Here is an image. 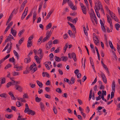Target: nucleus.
Masks as SVG:
<instances>
[{"mask_svg":"<svg viewBox=\"0 0 120 120\" xmlns=\"http://www.w3.org/2000/svg\"><path fill=\"white\" fill-rule=\"evenodd\" d=\"M53 11L52 10H51L48 13V14L46 17V19H49L50 16V15L52 14Z\"/></svg>","mask_w":120,"mask_h":120,"instance_id":"f3484780","label":"nucleus"},{"mask_svg":"<svg viewBox=\"0 0 120 120\" xmlns=\"http://www.w3.org/2000/svg\"><path fill=\"white\" fill-rule=\"evenodd\" d=\"M113 18L115 21L117 22H119V19L116 16H115V17H113ZM119 23H120L119 22Z\"/></svg>","mask_w":120,"mask_h":120,"instance_id":"6e6d98bb","label":"nucleus"},{"mask_svg":"<svg viewBox=\"0 0 120 120\" xmlns=\"http://www.w3.org/2000/svg\"><path fill=\"white\" fill-rule=\"evenodd\" d=\"M15 11V9H14L13 11L12 12V13H11L8 19H10V20H11V18L12 17L13 15V13L14 12V11Z\"/></svg>","mask_w":120,"mask_h":120,"instance_id":"ea45409f","label":"nucleus"},{"mask_svg":"<svg viewBox=\"0 0 120 120\" xmlns=\"http://www.w3.org/2000/svg\"><path fill=\"white\" fill-rule=\"evenodd\" d=\"M22 68V66H18L16 69V71H19Z\"/></svg>","mask_w":120,"mask_h":120,"instance_id":"4c0bfd02","label":"nucleus"},{"mask_svg":"<svg viewBox=\"0 0 120 120\" xmlns=\"http://www.w3.org/2000/svg\"><path fill=\"white\" fill-rule=\"evenodd\" d=\"M72 57L74 61L75 62L77 59L76 58V55L75 53H73L72 54Z\"/></svg>","mask_w":120,"mask_h":120,"instance_id":"4468645a","label":"nucleus"},{"mask_svg":"<svg viewBox=\"0 0 120 120\" xmlns=\"http://www.w3.org/2000/svg\"><path fill=\"white\" fill-rule=\"evenodd\" d=\"M116 28L117 30H119V28H120V24L118 23H116L115 25Z\"/></svg>","mask_w":120,"mask_h":120,"instance_id":"4be33fe9","label":"nucleus"},{"mask_svg":"<svg viewBox=\"0 0 120 120\" xmlns=\"http://www.w3.org/2000/svg\"><path fill=\"white\" fill-rule=\"evenodd\" d=\"M102 80L104 82L105 84H106L107 83V80L106 77L105 78H103L102 79Z\"/></svg>","mask_w":120,"mask_h":120,"instance_id":"09e8293b","label":"nucleus"},{"mask_svg":"<svg viewBox=\"0 0 120 120\" xmlns=\"http://www.w3.org/2000/svg\"><path fill=\"white\" fill-rule=\"evenodd\" d=\"M91 13H90V17H92V16L93 17L94 16V15H95V13L94 12V11L93 9L92 8L90 9Z\"/></svg>","mask_w":120,"mask_h":120,"instance_id":"dca6fc26","label":"nucleus"},{"mask_svg":"<svg viewBox=\"0 0 120 120\" xmlns=\"http://www.w3.org/2000/svg\"><path fill=\"white\" fill-rule=\"evenodd\" d=\"M32 42L31 41H29V40L28 41V43L27 44V46L28 47H30L32 45Z\"/></svg>","mask_w":120,"mask_h":120,"instance_id":"bb28decb","label":"nucleus"},{"mask_svg":"<svg viewBox=\"0 0 120 120\" xmlns=\"http://www.w3.org/2000/svg\"><path fill=\"white\" fill-rule=\"evenodd\" d=\"M107 18V22H108L110 24L109 26L110 28L112 29H113V25L112 20L109 16L107 14H106Z\"/></svg>","mask_w":120,"mask_h":120,"instance_id":"f257e3e1","label":"nucleus"},{"mask_svg":"<svg viewBox=\"0 0 120 120\" xmlns=\"http://www.w3.org/2000/svg\"><path fill=\"white\" fill-rule=\"evenodd\" d=\"M22 116H19L18 117L17 120H26V118H22Z\"/></svg>","mask_w":120,"mask_h":120,"instance_id":"aec40b11","label":"nucleus"},{"mask_svg":"<svg viewBox=\"0 0 120 120\" xmlns=\"http://www.w3.org/2000/svg\"><path fill=\"white\" fill-rule=\"evenodd\" d=\"M12 81L14 83L15 85V86L16 85H18L17 84H19L20 83V82L19 81H15L14 80H12Z\"/></svg>","mask_w":120,"mask_h":120,"instance_id":"c9c22d12","label":"nucleus"},{"mask_svg":"<svg viewBox=\"0 0 120 120\" xmlns=\"http://www.w3.org/2000/svg\"><path fill=\"white\" fill-rule=\"evenodd\" d=\"M11 109L14 110L15 111H17V110H16V108L15 106H12L11 107Z\"/></svg>","mask_w":120,"mask_h":120,"instance_id":"bf43d9fd","label":"nucleus"},{"mask_svg":"<svg viewBox=\"0 0 120 120\" xmlns=\"http://www.w3.org/2000/svg\"><path fill=\"white\" fill-rule=\"evenodd\" d=\"M61 58L62 59V61H66L67 60L68 58L67 57L65 56H63L61 57Z\"/></svg>","mask_w":120,"mask_h":120,"instance_id":"cd10ccee","label":"nucleus"},{"mask_svg":"<svg viewBox=\"0 0 120 120\" xmlns=\"http://www.w3.org/2000/svg\"><path fill=\"white\" fill-rule=\"evenodd\" d=\"M56 91L59 93H61L62 92V91L59 88H56Z\"/></svg>","mask_w":120,"mask_h":120,"instance_id":"72a5a7b5","label":"nucleus"},{"mask_svg":"<svg viewBox=\"0 0 120 120\" xmlns=\"http://www.w3.org/2000/svg\"><path fill=\"white\" fill-rule=\"evenodd\" d=\"M19 72H17L14 71L13 72L12 75L13 76H15L19 75Z\"/></svg>","mask_w":120,"mask_h":120,"instance_id":"a18cd8bd","label":"nucleus"},{"mask_svg":"<svg viewBox=\"0 0 120 120\" xmlns=\"http://www.w3.org/2000/svg\"><path fill=\"white\" fill-rule=\"evenodd\" d=\"M68 4L69 5L70 8L73 10H75L77 9V7H76L75 6H73V5L71 1H68Z\"/></svg>","mask_w":120,"mask_h":120,"instance_id":"f03ea898","label":"nucleus"},{"mask_svg":"<svg viewBox=\"0 0 120 120\" xmlns=\"http://www.w3.org/2000/svg\"><path fill=\"white\" fill-rule=\"evenodd\" d=\"M49 38L46 36V37H45L43 39V40H42L40 43V44L42 42H44L45 41H47V40H48Z\"/></svg>","mask_w":120,"mask_h":120,"instance_id":"6ab92c4d","label":"nucleus"},{"mask_svg":"<svg viewBox=\"0 0 120 120\" xmlns=\"http://www.w3.org/2000/svg\"><path fill=\"white\" fill-rule=\"evenodd\" d=\"M83 13L85 14H86L87 13L86 8L85 6L83 8H81Z\"/></svg>","mask_w":120,"mask_h":120,"instance_id":"f8f14e48","label":"nucleus"},{"mask_svg":"<svg viewBox=\"0 0 120 120\" xmlns=\"http://www.w3.org/2000/svg\"><path fill=\"white\" fill-rule=\"evenodd\" d=\"M16 105L17 106L19 107L21 106V104L19 101H17L16 103Z\"/></svg>","mask_w":120,"mask_h":120,"instance_id":"37998d69","label":"nucleus"},{"mask_svg":"<svg viewBox=\"0 0 120 120\" xmlns=\"http://www.w3.org/2000/svg\"><path fill=\"white\" fill-rule=\"evenodd\" d=\"M11 32L14 36H15L17 33L16 31L15 30L13 29L12 28L11 29Z\"/></svg>","mask_w":120,"mask_h":120,"instance_id":"0eeeda50","label":"nucleus"},{"mask_svg":"<svg viewBox=\"0 0 120 120\" xmlns=\"http://www.w3.org/2000/svg\"><path fill=\"white\" fill-rule=\"evenodd\" d=\"M52 41L51 40L49 41L46 44V48L47 49H49L52 47Z\"/></svg>","mask_w":120,"mask_h":120,"instance_id":"7ed1b4c3","label":"nucleus"},{"mask_svg":"<svg viewBox=\"0 0 120 120\" xmlns=\"http://www.w3.org/2000/svg\"><path fill=\"white\" fill-rule=\"evenodd\" d=\"M112 89L113 91L115 92V82L114 80H113L112 83Z\"/></svg>","mask_w":120,"mask_h":120,"instance_id":"423d86ee","label":"nucleus"},{"mask_svg":"<svg viewBox=\"0 0 120 120\" xmlns=\"http://www.w3.org/2000/svg\"><path fill=\"white\" fill-rule=\"evenodd\" d=\"M24 40V38L23 37H22L19 40V44L20 45L23 42Z\"/></svg>","mask_w":120,"mask_h":120,"instance_id":"5701e85b","label":"nucleus"},{"mask_svg":"<svg viewBox=\"0 0 120 120\" xmlns=\"http://www.w3.org/2000/svg\"><path fill=\"white\" fill-rule=\"evenodd\" d=\"M97 81V77L95 78V79L94 80V81L92 82L91 85H93Z\"/></svg>","mask_w":120,"mask_h":120,"instance_id":"4d7b16f0","label":"nucleus"},{"mask_svg":"<svg viewBox=\"0 0 120 120\" xmlns=\"http://www.w3.org/2000/svg\"><path fill=\"white\" fill-rule=\"evenodd\" d=\"M45 90L47 92L50 91V88L49 87H46L45 88Z\"/></svg>","mask_w":120,"mask_h":120,"instance_id":"69168bd1","label":"nucleus"},{"mask_svg":"<svg viewBox=\"0 0 120 120\" xmlns=\"http://www.w3.org/2000/svg\"><path fill=\"white\" fill-rule=\"evenodd\" d=\"M37 69V68H33V69H32L31 72H32V73H34V72L36 71Z\"/></svg>","mask_w":120,"mask_h":120,"instance_id":"864d4df0","label":"nucleus"},{"mask_svg":"<svg viewBox=\"0 0 120 120\" xmlns=\"http://www.w3.org/2000/svg\"><path fill=\"white\" fill-rule=\"evenodd\" d=\"M0 79H1V84H4L5 82L6 79L4 77H1L0 78Z\"/></svg>","mask_w":120,"mask_h":120,"instance_id":"9b49d317","label":"nucleus"},{"mask_svg":"<svg viewBox=\"0 0 120 120\" xmlns=\"http://www.w3.org/2000/svg\"><path fill=\"white\" fill-rule=\"evenodd\" d=\"M0 97L2 98H6V94L5 93L1 94H0Z\"/></svg>","mask_w":120,"mask_h":120,"instance_id":"2f4dec72","label":"nucleus"},{"mask_svg":"<svg viewBox=\"0 0 120 120\" xmlns=\"http://www.w3.org/2000/svg\"><path fill=\"white\" fill-rule=\"evenodd\" d=\"M58 41L57 40H55L53 41V43L54 44H58Z\"/></svg>","mask_w":120,"mask_h":120,"instance_id":"e2e57ef3","label":"nucleus"},{"mask_svg":"<svg viewBox=\"0 0 120 120\" xmlns=\"http://www.w3.org/2000/svg\"><path fill=\"white\" fill-rule=\"evenodd\" d=\"M15 88L16 90H18L19 92L22 91V88L19 85H16L15 86Z\"/></svg>","mask_w":120,"mask_h":120,"instance_id":"20e7f679","label":"nucleus"},{"mask_svg":"<svg viewBox=\"0 0 120 120\" xmlns=\"http://www.w3.org/2000/svg\"><path fill=\"white\" fill-rule=\"evenodd\" d=\"M28 114H31L32 115H34L35 114V112L34 111L30 109L29 111L28 112Z\"/></svg>","mask_w":120,"mask_h":120,"instance_id":"2eb2a0df","label":"nucleus"},{"mask_svg":"<svg viewBox=\"0 0 120 120\" xmlns=\"http://www.w3.org/2000/svg\"><path fill=\"white\" fill-rule=\"evenodd\" d=\"M69 45L68 44V43H66L64 47V50H65L64 52H65L67 48H68Z\"/></svg>","mask_w":120,"mask_h":120,"instance_id":"393cba45","label":"nucleus"},{"mask_svg":"<svg viewBox=\"0 0 120 120\" xmlns=\"http://www.w3.org/2000/svg\"><path fill=\"white\" fill-rule=\"evenodd\" d=\"M13 52L15 55L16 56L17 59H18L19 58V56L18 53L15 50H14Z\"/></svg>","mask_w":120,"mask_h":120,"instance_id":"b1692460","label":"nucleus"},{"mask_svg":"<svg viewBox=\"0 0 120 120\" xmlns=\"http://www.w3.org/2000/svg\"><path fill=\"white\" fill-rule=\"evenodd\" d=\"M86 112L87 113H88L90 111V109L89 107L88 106H87L86 107Z\"/></svg>","mask_w":120,"mask_h":120,"instance_id":"774afa93","label":"nucleus"},{"mask_svg":"<svg viewBox=\"0 0 120 120\" xmlns=\"http://www.w3.org/2000/svg\"><path fill=\"white\" fill-rule=\"evenodd\" d=\"M11 66V65L10 64H8L5 67L4 69H7Z\"/></svg>","mask_w":120,"mask_h":120,"instance_id":"49530a36","label":"nucleus"},{"mask_svg":"<svg viewBox=\"0 0 120 120\" xmlns=\"http://www.w3.org/2000/svg\"><path fill=\"white\" fill-rule=\"evenodd\" d=\"M24 31L25 30L23 29L20 31L18 34L19 36L20 37L21 35L24 33Z\"/></svg>","mask_w":120,"mask_h":120,"instance_id":"a211bd4d","label":"nucleus"},{"mask_svg":"<svg viewBox=\"0 0 120 120\" xmlns=\"http://www.w3.org/2000/svg\"><path fill=\"white\" fill-rule=\"evenodd\" d=\"M34 58L35 59L36 62L38 64L40 63L41 60L40 58H39L37 56H35L34 57Z\"/></svg>","mask_w":120,"mask_h":120,"instance_id":"39448f33","label":"nucleus"},{"mask_svg":"<svg viewBox=\"0 0 120 120\" xmlns=\"http://www.w3.org/2000/svg\"><path fill=\"white\" fill-rule=\"evenodd\" d=\"M30 109H29V107H28L26 108L24 111V112L26 113L27 112L28 113V112L29 111Z\"/></svg>","mask_w":120,"mask_h":120,"instance_id":"8fccbe9b","label":"nucleus"},{"mask_svg":"<svg viewBox=\"0 0 120 120\" xmlns=\"http://www.w3.org/2000/svg\"><path fill=\"white\" fill-rule=\"evenodd\" d=\"M27 2V0H24L22 4L21 5L24 7L25 6V4Z\"/></svg>","mask_w":120,"mask_h":120,"instance_id":"5fc2aeb1","label":"nucleus"},{"mask_svg":"<svg viewBox=\"0 0 120 120\" xmlns=\"http://www.w3.org/2000/svg\"><path fill=\"white\" fill-rule=\"evenodd\" d=\"M35 100L36 101L38 102H40L41 100V98H39L38 97L35 98Z\"/></svg>","mask_w":120,"mask_h":120,"instance_id":"79ce46f5","label":"nucleus"},{"mask_svg":"<svg viewBox=\"0 0 120 120\" xmlns=\"http://www.w3.org/2000/svg\"><path fill=\"white\" fill-rule=\"evenodd\" d=\"M32 15V13H30V14L28 15L27 17L26 18V20H27Z\"/></svg>","mask_w":120,"mask_h":120,"instance_id":"052dcab7","label":"nucleus"},{"mask_svg":"<svg viewBox=\"0 0 120 120\" xmlns=\"http://www.w3.org/2000/svg\"><path fill=\"white\" fill-rule=\"evenodd\" d=\"M30 87L32 88L34 87L35 86V84H32V83H30Z\"/></svg>","mask_w":120,"mask_h":120,"instance_id":"338daca9","label":"nucleus"},{"mask_svg":"<svg viewBox=\"0 0 120 120\" xmlns=\"http://www.w3.org/2000/svg\"><path fill=\"white\" fill-rule=\"evenodd\" d=\"M68 1H71L70 0H63L62 3V5H63L64 4H66L67 2L68 4Z\"/></svg>","mask_w":120,"mask_h":120,"instance_id":"473e14b6","label":"nucleus"},{"mask_svg":"<svg viewBox=\"0 0 120 120\" xmlns=\"http://www.w3.org/2000/svg\"><path fill=\"white\" fill-rule=\"evenodd\" d=\"M24 7L22 6H21V7L20 8V9L19 10V11L20 12H21L24 9Z\"/></svg>","mask_w":120,"mask_h":120,"instance_id":"0e129e2a","label":"nucleus"},{"mask_svg":"<svg viewBox=\"0 0 120 120\" xmlns=\"http://www.w3.org/2000/svg\"><path fill=\"white\" fill-rule=\"evenodd\" d=\"M92 89H91L90 91V94H89V101H90L92 97Z\"/></svg>","mask_w":120,"mask_h":120,"instance_id":"7c9ffc66","label":"nucleus"},{"mask_svg":"<svg viewBox=\"0 0 120 120\" xmlns=\"http://www.w3.org/2000/svg\"><path fill=\"white\" fill-rule=\"evenodd\" d=\"M95 23L97 24L98 22L97 19L95 15H94V16H93Z\"/></svg>","mask_w":120,"mask_h":120,"instance_id":"603ef678","label":"nucleus"},{"mask_svg":"<svg viewBox=\"0 0 120 120\" xmlns=\"http://www.w3.org/2000/svg\"><path fill=\"white\" fill-rule=\"evenodd\" d=\"M114 91H112L111 93V99L112 98H113L114 96Z\"/></svg>","mask_w":120,"mask_h":120,"instance_id":"680f3d73","label":"nucleus"},{"mask_svg":"<svg viewBox=\"0 0 120 120\" xmlns=\"http://www.w3.org/2000/svg\"><path fill=\"white\" fill-rule=\"evenodd\" d=\"M94 8L95 9L98 18H100V15L99 13L98 12V11L96 10L95 9V8Z\"/></svg>","mask_w":120,"mask_h":120,"instance_id":"a19ab883","label":"nucleus"},{"mask_svg":"<svg viewBox=\"0 0 120 120\" xmlns=\"http://www.w3.org/2000/svg\"><path fill=\"white\" fill-rule=\"evenodd\" d=\"M27 14L25 13V11L22 13V16L21 18V19L22 20L25 18L26 16L27 15Z\"/></svg>","mask_w":120,"mask_h":120,"instance_id":"412c9836","label":"nucleus"},{"mask_svg":"<svg viewBox=\"0 0 120 120\" xmlns=\"http://www.w3.org/2000/svg\"><path fill=\"white\" fill-rule=\"evenodd\" d=\"M51 32L50 33L49 31L48 30H47V31L46 33V36L49 38L51 36Z\"/></svg>","mask_w":120,"mask_h":120,"instance_id":"ddd939ff","label":"nucleus"},{"mask_svg":"<svg viewBox=\"0 0 120 120\" xmlns=\"http://www.w3.org/2000/svg\"><path fill=\"white\" fill-rule=\"evenodd\" d=\"M51 25L52 24L51 23H49L46 26V30H47L48 29L51 28Z\"/></svg>","mask_w":120,"mask_h":120,"instance_id":"c85d7f7f","label":"nucleus"},{"mask_svg":"<svg viewBox=\"0 0 120 120\" xmlns=\"http://www.w3.org/2000/svg\"><path fill=\"white\" fill-rule=\"evenodd\" d=\"M36 82L40 88H41L43 86V84L41 82H40L38 80H37Z\"/></svg>","mask_w":120,"mask_h":120,"instance_id":"9d476101","label":"nucleus"},{"mask_svg":"<svg viewBox=\"0 0 120 120\" xmlns=\"http://www.w3.org/2000/svg\"><path fill=\"white\" fill-rule=\"evenodd\" d=\"M97 2H96L95 3V8H96V9H95L96 10L98 11L99 10H100L101 7H100V6H99V7H98V6L97 7Z\"/></svg>","mask_w":120,"mask_h":120,"instance_id":"c756f323","label":"nucleus"},{"mask_svg":"<svg viewBox=\"0 0 120 120\" xmlns=\"http://www.w3.org/2000/svg\"><path fill=\"white\" fill-rule=\"evenodd\" d=\"M70 81L72 84H74L75 82V79L74 78L72 77L70 79Z\"/></svg>","mask_w":120,"mask_h":120,"instance_id":"e433bc0d","label":"nucleus"},{"mask_svg":"<svg viewBox=\"0 0 120 120\" xmlns=\"http://www.w3.org/2000/svg\"><path fill=\"white\" fill-rule=\"evenodd\" d=\"M40 107L41 108V110L42 112H44V111L45 110V108L44 104L42 102H41L40 103Z\"/></svg>","mask_w":120,"mask_h":120,"instance_id":"1a4fd4ad","label":"nucleus"},{"mask_svg":"<svg viewBox=\"0 0 120 120\" xmlns=\"http://www.w3.org/2000/svg\"><path fill=\"white\" fill-rule=\"evenodd\" d=\"M109 14L110 15V16L112 18H113V17H115V15L111 11H110L109 12Z\"/></svg>","mask_w":120,"mask_h":120,"instance_id":"a878e982","label":"nucleus"},{"mask_svg":"<svg viewBox=\"0 0 120 120\" xmlns=\"http://www.w3.org/2000/svg\"><path fill=\"white\" fill-rule=\"evenodd\" d=\"M117 49L118 50V52L120 55V46L118 44H117Z\"/></svg>","mask_w":120,"mask_h":120,"instance_id":"3c124183","label":"nucleus"},{"mask_svg":"<svg viewBox=\"0 0 120 120\" xmlns=\"http://www.w3.org/2000/svg\"><path fill=\"white\" fill-rule=\"evenodd\" d=\"M15 60L14 59L13 57L12 58H10L9 59V61L10 62H14Z\"/></svg>","mask_w":120,"mask_h":120,"instance_id":"de8ad7c7","label":"nucleus"},{"mask_svg":"<svg viewBox=\"0 0 120 120\" xmlns=\"http://www.w3.org/2000/svg\"><path fill=\"white\" fill-rule=\"evenodd\" d=\"M31 61V58L30 57H28L25 58L24 60V62L26 63H28L30 62Z\"/></svg>","mask_w":120,"mask_h":120,"instance_id":"6e6552de","label":"nucleus"},{"mask_svg":"<svg viewBox=\"0 0 120 120\" xmlns=\"http://www.w3.org/2000/svg\"><path fill=\"white\" fill-rule=\"evenodd\" d=\"M109 44L110 47L112 49L113 48V46L112 44V42L110 41H109Z\"/></svg>","mask_w":120,"mask_h":120,"instance_id":"58836bf2","label":"nucleus"},{"mask_svg":"<svg viewBox=\"0 0 120 120\" xmlns=\"http://www.w3.org/2000/svg\"><path fill=\"white\" fill-rule=\"evenodd\" d=\"M60 47H58L54 51V52L55 53H57L59 52H60Z\"/></svg>","mask_w":120,"mask_h":120,"instance_id":"c03bdc74","label":"nucleus"},{"mask_svg":"<svg viewBox=\"0 0 120 120\" xmlns=\"http://www.w3.org/2000/svg\"><path fill=\"white\" fill-rule=\"evenodd\" d=\"M86 78L87 77L86 76H84L82 80V82H84L86 80Z\"/></svg>","mask_w":120,"mask_h":120,"instance_id":"13d9d810","label":"nucleus"},{"mask_svg":"<svg viewBox=\"0 0 120 120\" xmlns=\"http://www.w3.org/2000/svg\"><path fill=\"white\" fill-rule=\"evenodd\" d=\"M97 3H98V7H99V6H100V7H101L102 5L101 4V3L99 0H98L97 1Z\"/></svg>","mask_w":120,"mask_h":120,"instance_id":"f704fd0d","label":"nucleus"}]
</instances>
